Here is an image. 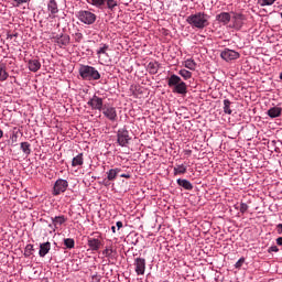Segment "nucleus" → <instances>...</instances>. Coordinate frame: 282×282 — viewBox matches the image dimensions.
<instances>
[{
	"label": "nucleus",
	"mask_w": 282,
	"mask_h": 282,
	"mask_svg": "<svg viewBox=\"0 0 282 282\" xmlns=\"http://www.w3.org/2000/svg\"><path fill=\"white\" fill-rule=\"evenodd\" d=\"M106 8H107V10H110V12H113V10H116V8H118V1L106 0Z\"/></svg>",
	"instance_id": "obj_29"
},
{
	"label": "nucleus",
	"mask_w": 282,
	"mask_h": 282,
	"mask_svg": "<svg viewBox=\"0 0 282 282\" xmlns=\"http://www.w3.org/2000/svg\"><path fill=\"white\" fill-rule=\"evenodd\" d=\"M280 80H282V72H281V74H280Z\"/></svg>",
	"instance_id": "obj_49"
},
{
	"label": "nucleus",
	"mask_w": 282,
	"mask_h": 282,
	"mask_svg": "<svg viewBox=\"0 0 282 282\" xmlns=\"http://www.w3.org/2000/svg\"><path fill=\"white\" fill-rule=\"evenodd\" d=\"M167 85L169 87H174V94H180L181 96H186V94H188L186 83L182 80V77L175 74L170 76Z\"/></svg>",
	"instance_id": "obj_2"
},
{
	"label": "nucleus",
	"mask_w": 282,
	"mask_h": 282,
	"mask_svg": "<svg viewBox=\"0 0 282 282\" xmlns=\"http://www.w3.org/2000/svg\"><path fill=\"white\" fill-rule=\"evenodd\" d=\"M76 17L80 23H84V25H94V23H96V19H98L96 13L87 10L78 11Z\"/></svg>",
	"instance_id": "obj_4"
},
{
	"label": "nucleus",
	"mask_w": 282,
	"mask_h": 282,
	"mask_svg": "<svg viewBox=\"0 0 282 282\" xmlns=\"http://www.w3.org/2000/svg\"><path fill=\"white\" fill-rule=\"evenodd\" d=\"M104 257H111L113 254V249L111 247H106V249L102 251Z\"/></svg>",
	"instance_id": "obj_36"
},
{
	"label": "nucleus",
	"mask_w": 282,
	"mask_h": 282,
	"mask_svg": "<svg viewBox=\"0 0 282 282\" xmlns=\"http://www.w3.org/2000/svg\"><path fill=\"white\" fill-rule=\"evenodd\" d=\"M208 14L204 12H197L187 17L186 22L192 28H196L197 30H204V28H208Z\"/></svg>",
	"instance_id": "obj_1"
},
{
	"label": "nucleus",
	"mask_w": 282,
	"mask_h": 282,
	"mask_svg": "<svg viewBox=\"0 0 282 282\" xmlns=\"http://www.w3.org/2000/svg\"><path fill=\"white\" fill-rule=\"evenodd\" d=\"M281 113H282V108L279 106H274L272 108H270L267 111V115L269 116V118L274 119V118H281Z\"/></svg>",
	"instance_id": "obj_15"
},
{
	"label": "nucleus",
	"mask_w": 282,
	"mask_h": 282,
	"mask_svg": "<svg viewBox=\"0 0 282 282\" xmlns=\"http://www.w3.org/2000/svg\"><path fill=\"white\" fill-rule=\"evenodd\" d=\"M243 14L241 13H236L234 17H232V20H234V28L236 30H241V28H243Z\"/></svg>",
	"instance_id": "obj_14"
},
{
	"label": "nucleus",
	"mask_w": 282,
	"mask_h": 282,
	"mask_svg": "<svg viewBox=\"0 0 282 282\" xmlns=\"http://www.w3.org/2000/svg\"><path fill=\"white\" fill-rule=\"evenodd\" d=\"M246 262V259L245 258H240L236 264H235V268H241V265H243V263Z\"/></svg>",
	"instance_id": "obj_40"
},
{
	"label": "nucleus",
	"mask_w": 282,
	"mask_h": 282,
	"mask_svg": "<svg viewBox=\"0 0 282 282\" xmlns=\"http://www.w3.org/2000/svg\"><path fill=\"white\" fill-rule=\"evenodd\" d=\"M184 153H185V155H191L193 153V151L192 150H185Z\"/></svg>",
	"instance_id": "obj_46"
},
{
	"label": "nucleus",
	"mask_w": 282,
	"mask_h": 282,
	"mask_svg": "<svg viewBox=\"0 0 282 282\" xmlns=\"http://www.w3.org/2000/svg\"><path fill=\"white\" fill-rule=\"evenodd\" d=\"M122 170L119 167L116 169H111L107 172V180L108 182H115L116 177H118V175H120V172Z\"/></svg>",
	"instance_id": "obj_17"
},
{
	"label": "nucleus",
	"mask_w": 282,
	"mask_h": 282,
	"mask_svg": "<svg viewBox=\"0 0 282 282\" xmlns=\"http://www.w3.org/2000/svg\"><path fill=\"white\" fill-rule=\"evenodd\" d=\"M34 252V246L33 245H26L24 249V257H32Z\"/></svg>",
	"instance_id": "obj_33"
},
{
	"label": "nucleus",
	"mask_w": 282,
	"mask_h": 282,
	"mask_svg": "<svg viewBox=\"0 0 282 282\" xmlns=\"http://www.w3.org/2000/svg\"><path fill=\"white\" fill-rule=\"evenodd\" d=\"M275 241L278 246H282V237L276 238Z\"/></svg>",
	"instance_id": "obj_45"
},
{
	"label": "nucleus",
	"mask_w": 282,
	"mask_h": 282,
	"mask_svg": "<svg viewBox=\"0 0 282 282\" xmlns=\"http://www.w3.org/2000/svg\"><path fill=\"white\" fill-rule=\"evenodd\" d=\"M116 226H117L118 230H120V228H122V226H123V225H122V221H117V223H116Z\"/></svg>",
	"instance_id": "obj_44"
},
{
	"label": "nucleus",
	"mask_w": 282,
	"mask_h": 282,
	"mask_svg": "<svg viewBox=\"0 0 282 282\" xmlns=\"http://www.w3.org/2000/svg\"><path fill=\"white\" fill-rule=\"evenodd\" d=\"M90 6H94L95 8H98L99 10L105 9V3H107V0H88L87 1Z\"/></svg>",
	"instance_id": "obj_26"
},
{
	"label": "nucleus",
	"mask_w": 282,
	"mask_h": 282,
	"mask_svg": "<svg viewBox=\"0 0 282 282\" xmlns=\"http://www.w3.org/2000/svg\"><path fill=\"white\" fill-rule=\"evenodd\" d=\"M83 164H85V159H83V153H79L73 158L72 166H83Z\"/></svg>",
	"instance_id": "obj_25"
},
{
	"label": "nucleus",
	"mask_w": 282,
	"mask_h": 282,
	"mask_svg": "<svg viewBox=\"0 0 282 282\" xmlns=\"http://www.w3.org/2000/svg\"><path fill=\"white\" fill-rule=\"evenodd\" d=\"M20 147L24 155H30V153H32V149H30V142H22Z\"/></svg>",
	"instance_id": "obj_31"
},
{
	"label": "nucleus",
	"mask_w": 282,
	"mask_h": 282,
	"mask_svg": "<svg viewBox=\"0 0 282 282\" xmlns=\"http://www.w3.org/2000/svg\"><path fill=\"white\" fill-rule=\"evenodd\" d=\"M178 74L183 77V80H189V78H193V73L186 68L180 69Z\"/></svg>",
	"instance_id": "obj_28"
},
{
	"label": "nucleus",
	"mask_w": 282,
	"mask_h": 282,
	"mask_svg": "<svg viewBox=\"0 0 282 282\" xmlns=\"http://www.w3.org/2000/svg\"><path fill=\"white\" fill-rule=\"evenodd\" d=\"M187 166L184 164H176L174 167V175H184L186 174Z\"/></svg>",
	"instance_id": "obj_27"
},
{
	"label": "nucleus",
	"mask_w": 282,
	"mask_h": 282,
	"mask_svg": "<svg viewBox=\"0 0 282 282\" xmlns=\"http://www.w3.org/2000/svg\"><path fill=\"white\" fill-rule=\"evenodd\" d=\"M134 271L138 276L144 275V272H147V259L137 258L134 260Z\"/></svg>",
	"instance_id": "obj_10"
},
{
	"label": "nucleus",
	"mask_w": 282,
	"mask_h": 282,
	"mask_svg": "<svg viewBox=\"0 0 282 282\" xmlns=\"http://www.w3.org/2000/svg\"><path fill=\"white\" fill-rule=\"evenodd\" d=\"M241 54H239V52L230 48H225L220 52V58H223V61H226V63H230V61H237V58H239Z\"/></svg>",
	"instance_id": "obj_6"
},
{
	"label": "nucleus",
	"mask_w": 282,
	"mask_h": 282,
	"mask_svg": "<svg viewBox=\"0 0 282 282\" xmlns=\"http://www.w3.org/2000/svg\"><path fill=\"white\" fill-rule=\"evenodd\" d=\"M117 142L119 147H127L131 142V137L127 128H121L117 131Z\"/></svg>",
	"instance_id": "obj_5"
},
{
	"label": "nucleus",
	"mask_w": 282,
	"mask_h": 282,
	"mask_svg": "<svg viewBox=\"0 0 282 282\" xmlns=\"http://www.w3.org/2000/svg\"><path fill=\"white\" fill-rule=\"evenodd\" d=\"M278 235H282V224L276 225Z\"/></svg>",
	"instance_id": "obj_43"
},
{
	"label": "nucleus",
	"mask_w": 282,
	"mask_h": 282,
	"mask_svg": "<svg viewBox=\"0 0 282 282\" xmlns=\"http://www.w3.org/2000/svg\"><path fill=\"white\" fill-rule=\"evenodd\" d=\"M69 186V182L67 180L58 178L53 186V195L57 196L61 193H65Z\"/></svg>",
	"instance_id": "obj_8"
},
{
	"label": "nucleus",
	"mask_w": 282,
	"mask_h": 282,
	"mask_svg": "<svg viewBox=\"0 0 282 282\" xmlns=\"http://www.w3.org/2000/svg\"><path fill=\"white\" fill-rule=\"evenodd\" d=\"M73 36H74L76 43H80V41H83V39H84L83 33H80V32H76L75 34H73Z\"/></svg>",
	"instance_id": "obj_37"
},
{
	"label": "nucleus",
	"mask_w": 282,
	"mask_h": 282,
	"mask_svg": "<svg viewBox=\"0 0 282 282\" xmlns=\"http://www.w3.org/2000/svg\"><path fill=\"white\" fill-rule=\"evenodd\" d=\"M47 10L50 12L51 19H56V14H58V3H56V0L48 1Z\"/></svg>",
	"instance_id": "obj_12"
},
{
	"label": "nucleus",
	"mask_w": 282,
	"mask_h": 282,
	"mask_svg": "<svg viewBox=\"0 0 282 282\" xmlns=\"http://www.w3.org/2000/svg\"><path fill=\"white\" fill-rule=\"evenodd\" d=\"M70 37L69 35L65 34L57 39L56 43L58 47H67L69 45Z\"/></svg>",
	"instance_id": "obj_20"
},
{
	"label": "nucleus",
	"mask_w": 282,
	"mask_h": 282,
	"mask_svg": "<svg viewBox=\"0 0 282 282\" xmlns=\"http://www.w3.org/2000/svg\"><path fill=\"white\" fill-rule=\"evenodd\" d=\"M178 186H182L185 191H193V183L186 178H178L177 181Z\"/></svg>",
	"instance_id": "obj_19"
},
{
	"label": "nucleus",
	"mask_w": 282,
	"mask_h": 282,
	"mask_svg": "<svg viewBox=\"0 0 282 282\" xmlns=\"http://www.w3.org/2000/svg\"><path fill=\"white\" fill-rule=\"evenodd\" d=\"M3 138V130H0V140Z\"/></svg>",
	"instance_id": "obj_47"
},
{
	"label": "nucleus",
	"mask_w": 282,
	"mask_h": 282,
	"mask_svg": "<svg viewBox=\"0 0 282 282\" xmlns=\"http://www.w3.org/2000/svg\"><path fill=\"white\" fill-rule=\"evenodd\" d=\"M224 113H227V116H232V101L229 99H224Z\"/></svg>",
	"instance_id": "obj_23"
},
{
	"label": "nucleus",
	"mask_w": 282,
	"mask_h": 282,
	"mask_svg": "<svg viewBox=\"0 0 282 282\" xmlns=\"http://www.w3.org/2000/svg\"><path fill=\"white\" fill-rule=\"evenodd\" d=\"M64 246L68 249L72 250L76 246V241H74V238H65L64 239Z\"/></svg>",
	"instance_id": "obj_32"
},
{
	"label": "nucleus",
	"mask_w": 282,
	"mask_h": 282,
	"mask_svg": "<svg viewBox=\"0 0 282 282\" xmlns=\"http://www.w3.org/2000/svg\"><path fill=\"white\" fill-rule=\"evenodd\" d=\"M159 69H160V64L158 62H150L148 64L149 74L155 75V74H158Z\"/></svg>",
	"instance_id": "obj_24"
},
{
	"label": "nucleus",
	"mask_w": 282,
	"mask_h": 282,
	"mask_svg": "<svg viewBox=\"0 0 282 282\" xmlns=\"http://www.w3.org/2000/svg\"><path fill=\"white\" fill-rule=\"evenodd\" d=\"M248 204H246V203H241L240 204V207H239V210H240V213H242V215H243V213H247L248 212Z\"/></svg>",
	"instance_id": "obj_38"
},
{
	"label": "nucleus",
	"mask_w": 282,
	"mask_h": 282,
	"mask_svg": "<svg viewBox=\"0 0 282 282\" xmlns=\"http://www.w3.org/2000/svg\"><path fill=\"white\" fill-rule=\"evenodd\" d=\"M120 177H124L126 180H131V174L130 173H123V174H120Z\"/></svg>",
	"instance_id": "obj_42"
},
{
	"label": "nucleus",
	"mask_w": 282,
	"mask_h": 282,
	"mask_svg": "<svg viewBox=\"0 0 282 282\" xmlns=\"http://www.w3.org/2000/svg\"><path fill=\"white\" fill-rule=\"evenodd\" d=\"M183 67L189 69V72H195L197 69V62L193 58H187L183 62Z\"/></svg>",
	"instance_id": "obj_16"
},
{
	"label": "nucleus",
	"mask_w": 282,
	"mask_h": 282,
	"mask_svg": "<svg viewBox=\"0 0 282 282\" xmlns=\"http://www.w3.org/2000/svg\"><path fill=\"white\" fill-rule=\"evenodd\" d=\"M50 250H52V243L50 242H43L40 245V250H39V254L40 257H45Z\"/></svg>",
	"instance_id": "obj_18"
},
{
	"label": "nucleus",
	"mask_w": 282,
	"mask_h": 282,
	"mask_svg": "<svg viewBox=\"0 0 282 282\" xmlns=\"http://www.w3.org/2000/svg\"><path fill=\"white\" fill-rule=\"evenodd\" d=\"M79 76L83 80H100V73L96 67L89 65H80Z\"/></svg>",
	"instance_id": "obj_3"
},
{
	"label": "nucleus",
	"mask_w": 282,
	"mask_h": 282,
	"mask_svg": "<svg viewBox=\"0 0 282 282\" xmlns=\"http://www.w3.org/2000/svg\"><path fill=\"white\" fill-rule=\"evenodd\" d=\"M53 226L56 228V226H63L65 221H67V218L62 215V216H55L51 218Z\"/></svg>",
	"instance_id": "obj_22"
},
{
	"label": "nucleus",
	"mask_w": 282,
	"mask_h": 282,
	"mask_svg": "<svg viewBox=\"0 0 282 282\" xmlns=\"http://www.w3.org/2000/svg\"><path fill=\"white\" fill-rule=\"evenodd\" d=\"M111 230H112L113 234H116V226H112Z\"/></svg>",
	"instance_id": "obj_48"
},
{
	"label": "nucleus",
	"mask_w": 282,
	"mask_h": 282,
	"mask_svg": "<svg viewBox=\"0 0 282 282\" xmlns=\"http://www.w3.org/2000/svg\"><path fill=\"white\" fill-rule=\"evenodd\" d=\"M268 252H279V247H276V246H271V247L268 249Z\"/></svg>",
	"instance_id": "obj_41"
},
{
	"label": "nucleus",
	"mask_w": 282,
	"mask_h": 282,
	"mask_svg": "<svg viewBox=\"0 0 282 282\" xmlns=\"http://www.w3.org/2000/svg\"><path fill=\"white\" fill-rule=\"evenodd\" d=\"M274 1L276 0H258V3H260L261 8H265V6H273Z\"/></svg>",
	"instance_id": "obj_35"
},
{
	"label": "nucleus",
	"mask_w": 282,
	"mask_h": 282,
	"mask_svg": "<svg viewBox=\"0 0 282 282\" xmlns=\"http://www.w3.org/2000/svg\"><path fill=\"white\" fill-rule=\"evenodd\" d=\"M87 246L91 252H98L100 248H102V238L98 236L97 238L88 237L87 238Z\"/></svg>",
	"instance_id": "obj_9"
},
{
	"label": "nucleus",
	"mask_w": 282,
	"mask_h": 282,
	"mask_svg": "<svg viewBox=\"0 0 282 282\" xmlns=\"http://www.w3.org/2000/svg\"><path fill=\"white\" fill-rule=\"evenodd\" d=\"M10 39H12V35H9Z\"/></svg>",
	"instance_id": "obj_50"
},
{
	"label": "nucleus",
	"mask_w": 282,
	"mask_h": 282,
	"mask_svg": "<svg viewBox=\"0 0 282 282\" xmlns=\"http://www.w3.org/2000/svg\"><path fill=\"white\" fill-rule=\"evenodd\" d=\"M232 17L228 12H221L216 15V21H218V23H221L223 25H228Z\"/></svg>",
	"instance_id": "obj_13"
},
{
	"label": "nucleus",
	"mask_w": 282,
	"mask_h": 282,
	"mask_svg": "<svg viewBox=\"0 0 282 282\" xmlns=\"http://www.w3.org/2000/svg\"><path fill=\"white\" fill-rule=\"evenodd\" d=\"M102 115L107 120L110 122H117L118 121V111L116 110V107L112 106H104V109H101Z\"/></svg>",
	"instance_id": "obj_7"
},
{
	"label": "nucleus",
	"mask_w": 282,
	"mask_h": 282,
	"mask_svg": "<svg viewBox=\"0 0 282 282\" xmlns=\"http://www.w3.org/2000/svg\"><path fill=\"white\" fill-rule=\"evenodd\" d=\"M87 105L97 111H102L105 109L102 98L96 95H94L93 98L88 100Z\"/></svg>",
	"instance_id": "obj_11"
},
{
	"label": "nucleus",
	"mask_w": 282,
	"mask_h": 282,
	"mask_svg": "<svg viewBox=\"0 0 282 282\" xmlns=\"http://www.w3.org/2000/svg\"><path fill=\"white\" fill-rule=\"evenodd\" d=\"M107 50H109V45L101 44V47H99V50H97V56H100V54L107 55Z\"/></svg>",
	"instance_id": "obj_34"
},
{
	"label": "nucleus",
	"mask_w": 282,
	"mask_h": 282,
	"mask_svg": "<svg viewBox=\"0 0 282 282\" xmlns=\"http://www.w3.org/2000/svg\"><path fill=\"white\" fill-rule=\"evenodd\" d=\"M10 74H8V70H6V67L0 65V83H4V80H8Z\"/></svg>",
	"instance_id": "obj_30"
},
{
	"label": "nucleus",
	"mask_w": 282,
	"mask_h": 282,
	"mask_svg": "<svg viewBox=\"0 0 282 282\" xmlns=\"http://www.w3.org/2000/svg\"><path fill=\"white\" fill-rule=\"evenodd\" d=\"M17 8H19V6H23V3H30V0H13Z\"/></svg>",
	"instance_id": "obj_39"
},
{
	"label": "nucleus",
	"mask_w": 282,
	"mask_h": 282,
	"mask_svg": "<svg viewBox=\"0 0 282 282\" xmlns=\"http://www.w3.org/2000/svg\"><path fill=\"white\" fill-rule=\"evenodd\" d=\"M30 72H39L41 69V62L36 58L29 61Z\"/></svg>",
	"instance_id": "obj_21"
}]
</instances>
